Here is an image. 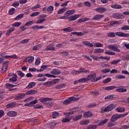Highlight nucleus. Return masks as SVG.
I'll use <instances>...</instances> for the list:
<instances>
[{"mask_svg": "<svg viewBox=\"0 0 129 129\" xmlns=\"http://www.w3.org/2000/svg\"><path fill=\"white\" fill-rule=\"evenodd\" d=\"M125 111V108L124 107H118L116 108V111L117 112H123Z\"/></svg>", "mask_w": 129, "mask_h": 129, "instance_id": "obj_24", "label": "nucleus"}, {"mask_svg": "<svg viewBox=\"0 0 129 129\" xmlns=\"http://www.w3.org/2000/svg\"><path fill=\"white\" fill-rule=\"evenodd\" d=\"M52 118H57V117H59V115H60V113L57 111H54L52 113Z\"/></svg>", "mask_w": 129, "mask_h": 129, "instance_id": "obj_26", "label": "nucleus"}, {"mask_svg": "<svg viewBox=\"0 0 129 129\" xmlns=\"http://www.w3.org/2000/svg\"><path fill=\"white\" fill-rule=\"evenodd\" d=\"M36 85V83L35 82H31L30 83L28 86H27V88H33V87H34V86H35Z\"/></svg>", "mask_w": 129, "mask_h": 129, "instance_id": "obj_38", "label": "nucleus"}, {"mask_svg": "<svg viewBox=\"0 0 129 129\" xmlns=\"http://www.w3.org/2000/svg\"><path fill=\"white\" fill-rule=\"evenodd\" d=\"M115 24V21H112L109 24L107 25V27H113Z\"/></svg>", "mask_w": 129, "mask_h": 129, "instance_id": "obj_63", "label": "nucleus"}, {"mask_svg": "<svg viewBox=\"0 0 129 129\" xmlns=\"http://www.w3.org/2000/svg\"><path fill=\"white\" fill-rule=\"evenodd\" d=\"M15 12H16V9L14 8H12L9 10V14L10 15H12L15 14Z\"/></svg>", "mask_w": 129, "mask_h": 129, "instance_id": "obj_40", "label": "nucleus"}, {"mask_svg": "<svg viewBox=\"0 0 129 129\" xmlns=\"http://www.w3.org/2000/svg\"><path fill=\"white\" fill-rule=\"evenodd\" d=\"M112 16L114 19H116L117 20L123 19V15L120 13H114Z\"/></svg>", "mask_w": 129, "mask_h": 129, "instance_id": "obj_9", "label": "nucleus"}, {"mask_svg": "<svg viewBox=\"0 0 129 129\" xmlns=\"http://www.w3.org/2000/svg\"><path fill=\"white\" fill-rule=\"evenodd\" d=\"M128 114V112H126L124 114H115L113 115L110 120V121H114V122L117 120V119H119V118H122V117H124V116H126Z\"/></svg>", "mask_w": 129, "mask_h": 129, "instance_id": "obj_1", "label": "nucleus"}, {"mask_svg": "<svg viewBox=\"0 0 129 129\" xmlns=\"http://www.w3.org/2000/svg\"><path fill=\"white\" fill-rule=\"evenodd\" d=\"M89 123V120L88 119L83 120L81 121V124H83V125L88 124Z\"/></svg>", "mask_w": 129, "mask_h": 129, "instance_id": "obj_46", "label": "nucleus"}, {"mask_svg": "<svg viewBox=\"0 0 129 129\" xmlns=\"http://www.w3.org/2000/svg\"><path fill=\"white\" fill-rule=\"evenodd\" d=\"M53 11H54V7L52 6H49L47 8V13L49 15H51L52 13H53Z\"/></svg>", "mask_w": 129, "mask_h": 129, "instance_id": "obj_17", "label": "nucleus"}, {"mask_svg": "<svg viewBox=\"0 0 129 129\" xmlns=\"http://www.w3.org/2000/svg\"><path fill=\"white\" fill-rule=\"evenodd\" d=\"M64 86H65V84H61L60 85H57L55 87V89H61V88H63Z\"/></svg>", "mask_w": 129, "mask_h": 129, "instance_id": "obj_44", "label": "nucleus"}, {"mask_svg": "<svg viewBox=\"0 0 129 129\" xmlns=\"http://www.w3.org/2000/svg\"><path fill=\"white\" fill-rule=\"evenodd\" d=\"M103 52H104V49H102L101 48H97L95 49L94 53L95 54H99L100 53H103Z\"/></svg>", "mask_w": 129, "mask_h": 129, "instance_id": "obj_27", "label": "nucleus"}, {"mask_svg": "<svg viewBox=\"0 0 129 129\" xmlns=\"http://www.w3.org/2000/svg\"><path fill=\"white\" fill-rule=\"evenodd\" d=\"M41 63V58L38 57L35 60V65H39Z\"/></svg>", "mask_w": 129, "mask_h": 129, "instance_id": "obj_55", "label": "nucleus"}, {"mask_svg": "<svg viewBox=\"0 0 129 129\" xmlns=\"http://www.w3.org/2000/svg\"><path fill=\"white\" fill-rule=\"evenodd\" d=\"M5 59H9V58H13V59H19V56L16 54L12 55H6L4 56Z\"/></svg>", "mask_w": 129, "mask_h": 129, "instance_id": "obj_21", "label": "nucleus"}, {"mask_svg": "<svg viewBox=\"0 0 129 129\" xmlns=\"http://www.w3.org/2000/svg\"><path fill=\"white\" fill-rule=\"evenodd\" d=\"M83 44H84V45H86V46H87L88 47H93L94 45V47H103V45H102V44L99 42L95 43L93 45V44L90 43V42L85 41L83 42Z\"/></svg>", "mask_w": 129, "mask_h": 129, "instance_id": "obj_4", "label": "nucleus"}, {"mask_svg": "<svg viewBox=\"0 0 129 129\" xmlns=\"http://www.w3.org/2000/svg\"><path fill=\"white\" fill-rule=\"evenodd\" d=\"M24 18V14H21L18 15L15 18L14 20L15 21H19L20 20H22Z\"/></svg>", "mask_w": 129, "mask_h": 129, "instance_id": "obj_29", "label": "nucleus"}, {"mask_svg": "<svg viewBox=\"0 0 129 129\" xmlns=\"http://www.w3.org/2000/svg\"><path fill=\"white\" fill-rule=\"evenodd\" d=\"M40 15V12H33L31 15L30 17H37V16H39Z\"/></svg>", "mask_w": 129, "mask_h": 129, "instance_id": "obj_51", "label": "nucleus"}, {"mask_svg": "<svg viewBox=\"0 0 129 129\" xmlns=\"http://www.w3.org/2000/svg\"><path fill=\"white\" fill-rule=\"evenodd\" d=\"M96 12L97 13H100V14H102L105 12H106V8L104 7H99L95 9Z\"/></svg>", "mask_w": 129, "mask_h": 129, "instance_id": "obj_10", "label": "nucleus"}, {"mask_svg": "<svg viewBox=\"0 0 129 129\" xmlns=\"http://www.w3.org/2000/svg\"><path fill=\"white\" fill-rule=\"evenodd\" d=\"M41 8V5L37 4L35 6L32 7L31 10L33 12H36L37 9H40Z\"/></svg>", "mask_w": 129, "mask_h": 129, "instance_id": "obj_30", "label": "nucleus"}, {"mask_svg": "<svg viewBox=\"0 0 129 129\" xmlns=\"http://www.w3.org/2000/svg\"><path fill=\"white\" fill-rule=\"evenodd\" d=\"M115 88H116V87L114 86H110L106 87L105 88V90H113V89H115Z\"/></svg>", "mask_w": 129, "mask_h": 129, "instance_id": "obj_36", "label": "nucleus"}, {"mask_svg": "<svg viewBox=\"0 0 129 129\" xmlns=\"http://www.w3.org/2000/svg\"><path fill=\"white\" fill-rule=\"evenodd\" d=\"M38 91L35 90H31L29 91H28L26 93V95H32V94H36Z\"/></svg>", "mask_w": 129, "mask_h": 129, "instance_id": "obj_18", "label": "nucleus"}, {"mask_svg": "<svg viewBox=\"0 0 129 129\" xmlns=\"http://www.w3.org/2000/svg\"><path fill=\"white\" fill-rule=\"evenodd\" d=\"M79 18V15H76L75 16H72L68 18L69 21H75V20H77Z\"/></svg>", "mask_w": 129, "mask_h": 129, "instance_id": "obj_22", "label": "nucleus"}, {"mask_svg": "<svg viewBox=\"0 0 129 129\" xmlns=\"http://www.w3.org/2000/svg\"><path fill=\"white\" fill-rule=\"evenodd\" d=\"M102 73H108V72H110V69H105L104 70H102Z\"/></svg>", "mask_w": 129, "mask_h": 129, "instance_id": "obj_57", "label": "nucleus"}, {"mask_svg": "<svg viewBox=\"0 0 129 129\" xmlns=\"http://www.w3.org/2000/svg\"><path fill=\"white\" fill-rule=\"evenodd\" d=\"M50 73L53 75H59V74H61V71L57 69H53Z\"/></svg>", "mask_w": 129, "mask_h": 129, "instance_id": "obj_12", "label": "nucleus"}, {"mask_svg": "<svg viewBox=\"0 0 129 129\" xmlns=\"http://www.w3.org/2000/svg\"><path fill=\"white\" fill-rule=\"evenodd\" d=\"M18 113L15 111H10L7 113L8 116L13 117V116H16Z\"/></svg>", "mask_w": 129, "mask_h": 129, "instance_id": "obj_15", "label": "nucleus"}, {"mask_svg": "<svg viewBox=\"0 0 129 129\" xmlns=\"http://www.w3.org/2000/svg\"><path fill=\"white\" fill-rule=\"evenodd\" d=\"M121 30H122V31H127L129 30V26L124 25L122 27H121Z\"/></svg>", "mask_w": 129, "mask_h": 129, "instance_id": "obj_43", "label": "nucleus"}, {"mask_svg": "<svg viewBox=\"0 0 129 129\" xmlns=\"http://www.w3.org/2000/svg\"><path fill=\"white\" fill-rule=\"evenodd\" d=\"M104 16L103 15H97L93 17V20H100L102 19Z\"/></svg>", "mask_w": 129, "mask_h": 129, "instance_id": "obj_31", "label": "nucleus"}, {"mask_svg": "<svg viewBox=\"0 0 129 129\" xmlns=\"http://www.w3.org/2000/svg\"><path fill=\"white\" fill-rule=\"evenodd\" d=\"M108 48L114 52H120V50L118 49V45L110 44L108 45Z\"/></svg>", "mask_w": 129, "mask_h": 129, "instance_id": "obj_7", "label": "nucleus"}, {"mask_svg": "<svg viewBox=\"0 0 129 129\" xmlns=\"http://www.w3.org/2000/svg\"><path fill=\"white\" fill-rule=\"evenodd\" d=\"M47 50H52V51L55 50V48L53 47L52 45H49L47 46Z\"/></svg>", "mask_w": 129, "mask_h": 129, "instance_id": "obj_59", "label": "nucleus"}, {"mask_svg": "<svg viewBox=\"0 0 129 129\" xmlns=\"http://www.w3.org/2000/svg\"><path fill=\"white\" fill-rule=\"evenodd\" d=\"M95 77H96V74L92 73L87 77V79H82L81 80V82H87V81L89 80H91L92 81L95 82V81H96L95 80Z\"/></svg>", "mask_w": 129, "mask_h": 129, "instance_id": "obj_2", "label": "nucleus"}, {"mask_svg": "<svg viewBox=\"0 0 129 129\" xmlns=\"http://www.w3.org/2000/svg\"><path fill=\"white\" fill-rule=\"evenodd\" d=\"M108 121V119H105L99 122L98 125H103L105 123Z\"/></svg>", "mask_w": 129, "mask_h": 129, "instance_id": "obj_39", "label": "nucleus"}, {"mask_svg": "<svg viewBox=\"0 0 129 129\" xmlns=\"http://www.w3.org/2000/svg\"><path fill=\"white\" fill-rule=\"evenodd\" d=\"M108 37L110 38H114L115 37V33L114 32H109L107 34Z\"/></svg>", "mask_w": 129, "mask_h": 129, "instance_id": "obj_42", "label": "nucleus"}, {"mask_svg": "<svg viewBox=\"0 0 129 129\" xmlns=\"http://www.w3.org/2000/svg\"><path fill=\"white\" fill-rule=\"evenodd\" d=\"M22 25L21 22H15L14 23L12 24L13 27H20V26Z\"/></svg>", "mask_w": 129, "mask_h": 129, "instance_id": "obj_47", "label": "nucleus"}, {"mask_svg": "<svg viewBox=\"0 0 129 129\" xmlns=\"http://www.w3.org/2000/svg\"><path fill=\"white\" fill-rule=\"evenodd\" d=\"M114 107H115V105H114V104H111L108 106L106 107L104 110L103 108H102L101 111V112H108L114 109Z\"/></svg>", "mask_w": 129, "mask_h": 129, "instance_id": "obj_5", "label": "nucleus"}, {"mask_svg": "<svg viewBox=\"0 0 129 129\" xmlns=\"http://www.w3.org/2000/svg\"><path fill=\"white\" fill-rule=\"evenodd\" d=\"M17 73H18V75H19V76H20L22 78L23 77H25V74H24V73L22 72V71H19L17 72Z\"/></svg>", "mask_w": 129, "mask_h": 129, "instance_id": "obj_58", "label": "nucleus"}, {"mask_svg": "<svg viewBox=\"0 0 129 129\" xmlns=\"http://www.w3.org/2000/svg\"><path fill=\"white\" fill-rule=\"evenodd\" d=\"M45 21H46V19L45 18L39 19L36 22V24H42V23H44Z\"/></svg>", "mask_w": 129, "mask_h": 129, "instance_id": "obj_50", "label": "nucleus"}, {"mask_svg": "<svg viewBox=\"0 0 129 129\" xmlns=\"http://www.w3.org/2000/svg\"><path fill=\"white\" fill-rule=\"evenodd\" d=\"M99 60H100V59H102L103 60H106L107 61H109L110 60V56H101L99 57Z\"/></svg>", "mask_w": 129, "mask_h": 129, "instance_id": "obj_37", "label": "nucleus"}, {"mask_svg": "<svg viewBox=\"0 0 129 129\" xmlns=\"http://www.w3.org/2000/svg\"><path fill=\"white\" fill-rule=\"evenodd\" d=\"M116 36L119 37H123V38H129V34L127 33H124L122 32H117L115 33Z\"/></svg>", "mask_w": 129, "mask_h": 129, "instance_id": "obj_8", "label": "nucleus"}, {"mask_svg": "<svg viewBox=\"0 0 129 129\" xmlns=\"http://www.w3.org/2000/svg\"><path fill=\"white\" fill-rule=\"evenodd\" d=\"M90 57L94 59V60H95L96 61H100V59H99V57H97L95 55H90Z\"/></svg>", "mask_w": 129, "mask_h": 129, "instance_id": "obj_52", "label": "nucleus"}, {"mask_svg": "<svg viewBox=\"0 0 129 129\" xmlns=\"http://www.w3.org/2000/svg\"><path fill=\"white\" fill-rule=\"evenodd\" d=\"M16 102H11L8 104L6 106L7 108H12V107H15L16 106Z\"/></svg>", "mask_w": 129, "mask_h": 129, "instance_id": "obj_19", "label": "nucleus"}, {"mask_svg": "<svg viewBox=\"0 0 129 129\" xmlns=\"http://www.w3.org/2000/svg\"><path fill=\"white\" fill-rule=\"evenodd\" d=\"M105 54H107L108 55H115V52L112 51H109L107 50L105 51Z\"/></svg>", "mask_w": 129, "mask_h": 129, "instance_id": "obj_49", "label": "nucleus"}, {"mask_svg": "<svg viewBox=\"0 0 129 129\" xmlns=\"http://www.w3.org/2000/svg\"><path fill=\"white\" fill-rule=\"evenodd\" d=\"M12 6L14 7V8H18L19 6H20V3L19 2H15L13 3Z\"/></svg>", "mask_w": 129, "mask_h": 129, "instance_id": "obj_53", "label": "nucleus"}, {"mask_svg": "<svg viewBox=\"0 0 129 129\" xmlns=\"http://www.w3.org/2000/svg\"><path fill=\"white\" fill-rule=\"evenodd\" d=\"M59 81V79H55L51 81H47L43 83V85L45 86H52L54 85V84H56V83H58V82Z\"/></svg>", "mask_w": 129, "mask_h": 129, "instance_id": "obj_6", "label": "nucleus"}, {"mask_svg": "<svg viewBox=\"0 0 129 129\" xmlns=\"http://www.w3.org/2000/svg\"><path fill=\"white\" fill-rule=\"evenodd\" d=\"M78 99L74 97H71L69 99H67L63 101L62 104L63 105H68L72 102V101H77Z\"/></svg>", "mask_w": 129, "mask_h": 129, "instance_id": "obj_3", "label": "nucleus"}, {"mask_svg": "<svg viewBox=\"0 0 129 129\" xmlns=\"http://www.w3.org/2000/svg\"><path fill=\"white\" fill-rule=\"evenodd\" d=\"M75 13V10H69L66 12V14L70 16L71 15H73Z\"/></svg>", "mask_w": 129, "mask_h": 129, "instance_id": "obj_41", "label": "nucleus"}, {"mask_svg": "<svg viewBox=\"0 0 129 129\" xmlns=\"http://www.w3.org/2000/svg\"><path fill=\"white\" fill-rule=\"evenodd\" d=\"M26 96V94L24 93L18 94L17 95L15 96V100H20V99H22Z\"/></svg>", "mask_w": 129, "mask_h": 129, "instance_id": "obj_11", "label": "nucleus"}, {"mask_svg": "<svg viewBox=\"0 0 129 129\" xmlns=\"http://www.w3.org/2000/svg\"><path fill=\"white\" fill-rule=\"evenodd\" d=\"M17 78H18V76H17V75H15L14 77L9 79V81L10 82H16L18 80V79Z\"/></svg>", "mask_w": 129, "mask_h": 129, "instance_id": "obj_28", "label": "nucleus"}, {"mask_svg": "<svg viewBox=\"0 0 129 129\" xmlns=\"http://www.w3.org/2000/svg\"><path fill=\"white\" fill-rule=\"evenodd\" d=\"M117 123L114 122V121H110L107 123V127H111V126H114V125H117Z\"/></svg>", "mask_w": 129, "mask_h": 129, "instance_id": "obj_25", "label": "nucleus"}, {"mask_svg": "<svg viewBox=\"0 0 129 129\" xmlns=\"http://www.w3.org/2000/svg\"><path fill=\"white\" fill-rule=\"evenodd\" d=\"M39 49H40V45H35L33 47L34 51H37V50H39Z\"/></svg>", "mask_w": 129, "mask_h": 129, "instance_id": "obj_64", "label": "nucleus"}, {"mask_svg": "<svg viewBox=\"0 0 129 129\" xmlns=\"http://www.w3.org/2000/svg\"><path fill=\"white\" fill-rule=\"evenodd\" d=\"M6 86L7 87H11V88H13V87H16V86H17V85H12V84H9V83H7V84H6Z\"/></svg>", "mask_w": 129, "mask_h": 129, "instance_id": "obj_60", "label": "nucleus"}, {"mask_svg": "<svg viewBox=\"0 0 129 129\" xmlns=\"http://www.w3.org/2000/svg\"><path fill=\"white\" fill-rule=\"evenodd\" d=\"M113 95H108L105 97V100H110V99H113Z\"/></svg>", "mask_w": 129, "mask_h": 129, "instance_id": "obj_56", "label": "nucleus"}, {"mask_svg": "<svg viewBox=\"0 0 129 129\" xmlns=\"http://www.w3.org/2000/svg\"><path fill=\"white\" fill-rule=\"evenodd\" d=\"M16 30V28L15 27H11L9 29L7 30V33H6V36H10L14 31Z\"/></svg>", "mask_w": 129, "mask_h": 129, "instance_id": "obj_20", "label": "nucleus"}, {"mask_svg": "<svg viewBox=\"0 0 129 129\" xmlns=\"http://www.w3.org/2000/svg\"><path fill=\"white\" fill-rule=\"evenodd\" d=\"M116 91L117 92H126V88H118L116 89Z\"/></svg>", "mask_w": 129, "mask_h": 129, "instance_id": "obj_45", "label": "nucleus"}, {"mask_svg": "<svg viewBox=\"0 0 129 129\" xmlns=\"http://www.w3.org/2000/svg\"><path fill=\"white\" fill-rule=\"evenodd\" d=\"M71 120V117H66L65 118H63L61 121L62 122H69Z\"/></svg>", "mask_w": 129, "mask_h": 129, "instance_id": "obj_34", "label": "nucleus"}, {"mask_svg": "<svg viewBox=\"0 0 129 129\" xmlns=\"http://www.w3.org/2000/svg\"><path fill=\"white\" fill-rule=\"evenodd\" d=\"M34 61V56H30L26 57L24 62H28V63H32Z\"/></svg>", "mask_w": 129, "mask_h": 129, "instance_id": "obj_14", "label": "nucleus"}, {"mask_svg": "<svg viewBox=\"0 0 129 129\" xmlns=\"http://www.w3.org/2000/svg\"><path fill=\"white\" fill-rule=\"evenodd\" d=\"M39 101L41 102L42 103H44L45 102H47V101H50L52 100L51 98H45V97H42L41 98L39 99Z\"/></svg>", "mask_w": 129, "mask_h": 129, "instance_id": "obj_13", "label": "nucleus"}, {"mask_svg": "<svg viewBox=\"0 0 129 129\" xmlns=\"http://www.w3.org/2000/svg\"><path fill=\"white\" fill-rule=\"evenodd\" d=\"M62 31H63V32H66L67 33V32H72L74 31V29L71 27H68L67 28L63 29Z\"/></svg>", "mask_w": 129, "mask_h": 129, "instance_id": "obj_32", "label": "nucleus"}, {"mask_svg": "<svg viewBox=\"0 0 129 129\" xmlns=\"http://www.w3.org/2000/svg\"><path fill=\"white\" fill-rule=\"evenodd\" d=\"M97 127V125H91L88 127V129H95Z\"/></svg>", "mask_w": 129, "mask_h": 129, "instance_id": "obj_61", "label": "nucleus"}, {"mask_svg": "<svg viewBox=\"0 0 129 129\" xmlns=\"http://www.w3.org/2000/svg\"><path fill=\"white\" fill-rule=\"evenodd\" d=\"M29 41H30L29 39H23L21 41V44H28Z\"/></svg>", "mask_w": 129, "mask_h": 129, "instance_id": "obj_54", "label": "nucleus"}, {"mask_svg": "<svg viewBox=\"0 0 129 129\" xmlns=\"http://www.w3.org/2000/svg\"><path fill=\"white\" fill-rule=\"evenodd\" d=\"M83 115L85 118H88V117H91V116H93V114L90 111H88L84 113Z\"/></svg>", "mask_w": 129, "mask_h": 129, "instance_id": "obj_16", "label": "nucleus"}, {"mask_svg": "<svg viewBox=\"0 0 129 129\" xmlns=\"http://www.w3.org/2000/svg\"><path fill=\"white\" fill-rule=\"evenodd\" d=\"M66 10H67L66 7H63V8L60 9L57 12V15H61V14H63V13H64V12H66Z\"/></svg>", "mask_w": 129, "mask_h": 129, "instance_id": "obj_33", "label": "nucleus"}, {"mask_svg": "<svg viewBox=\"0 0 129 129\" xmlns=\"http://www.w3.org/2000/svg\"><path fill=\"white\" fill-rule=\"evenodd\" d=\"M120 62V59H116L113 61V62H111V64H113L114 65H116L117 63Z\"/></svg>", "mask_w": 129, "mask_h": 129, "instance_id": "obj_62", "label": "nucleus"}, {"mask_svg": "<svg viewBox=\"0 0 129 129\" xmlns=\"http://www.w3.org/2000/svg\"><path fill=\"white\" fill-rule=\"evenodd\" d=\"M81 73V69H80V71L74 70L72 72V75H77Z\"/></svg>", "mask_w": 129, "mask_h": 129, "instance_id": "obj_35", "label": "nucleus"}, {"mask_svg": "<svg viewBox=\"0 0 129 129\" xmlns=\"http://www.w3.org/2000/svg\"><path fill=\"white\" fill-rule=\"evenodd\" d=\"M73 119L75 121H76L77 120H79V119H81V114H79V115L76 116L75 117H74Z\"/></svg>", "mask_w": 129, "mask_h": 129, "instance_id": "obj_48", "label": "nucleus"}, {"mask_svg": "<svg viewBox=\"0 0 129 129\" xmlns=\"http://www.w3.org/2000/svg\"><path fill=\"white\" fill-rule=\"evenodd\" d=\"M111 8L116 9H122V7L120 5L118 4H113L111 6Z\"/></svg>", "mask_w": 129, "mask_h": 129, "instance_id": "obj_23", "label": "nucleus"}]
</instances>
